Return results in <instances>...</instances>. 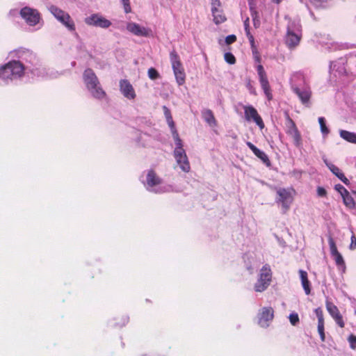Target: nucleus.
Instances as JSON below:
<instances>
[{"label":"nucleus","mask_w":356,"mask_h":356,"mask_svg":"<svg viewBox=\"0 0 356 356\" xmlns=\"http://www.w3.org/2000/svg\"><path fill=\"white\" fill-rule=\"evenodd\" d=\"M333 319L334 320L335 323L341 328L344 327L345 323L343 319V316L341 314V313L333 317Z\"/></svg>","instance_id":"e433bc0d"},{"label":"nucleus","mask_w":356,"mask_h":356,"mask_svg":"<svg viewBox=\"0 0 356 356\" xmlns=\"http://www.w3.org/2000/svg\"><path fill=\"white\" fill-rule=\"evenodd\" d=\"M127 29L138 36H147L149 35V31L147 29L134 22L129 23L127 26Z\"/></svg>","instance_id":"a211bd4d"},{"label":"nucleus","mask_w":356,"mask_h":356,"mask_svg":"<svg viewBox=\"0 0 356 356\" xmlns=\"http://www.w3.org/2000/svg\"><path fill=\"white\" fill-rule=\"evenodd\" d=\"M88 90L90 92L93 97L98 99H102L106 96V93L101 87L99 82V84H97V86L90 88Z\"/></svg>","instance_id":"393cba45"},{"label":"nucleus","mask_w":356,"mask_h":356,"mask_svg":"<svg viewBox=\"0 0 356 356\" xmlns=\"http://www.w3.org/2000/svg\"><path fill=\"white\" fill-rule=\"evenodd\" d=\"M287 121L289 128L287 134L292 137L295 146L300 147L302 146V137L294 121L289 115H287Z\"/></svg>","instance_id":"1a4fd4ad"},{"label":"nucleus","mask_w":356,"mask_h":356,"mask_svg":"<svg viewBox=\"0 0 356 356\" xmlns=\"http://www.w3.org/2000/svg\"><path fill=\"white\" fill-rule=\"evenodd\" d=\"M245 34H246V35H247V37H248V38L249 40V42L254 40L253 35L251 34L250 32H248V33H247Z\"/></svg>","instance_id":"864d4df0"},{"label":"nucleus","mask_w":356,"mask_h":356,"mask_svg":"<svg viewBox=\"0 0 356 356\" xmlns=\"http://www.w3.org/2000/svg\"><path fill=\"white\" fill-rule=\"evenodd\" d=\"M20 15L30 26L36 25L40 21L39 13L29 7H24L20 10Z\"/></svg>","instance_id":"423d86ee"},{"label":"nucleus","mask_w":356,"mask_h":356,"mask_svg":"<svg viewBox=\"0 0 356 356\" xmlns=\"http://www.w3.org/2000/svg\"><path fill=\"white\" fill-rule=\"evenodd\" d=\"M202 115L204 121L211 127L217 125V121L211 110L204 109L202 112Z\"/></svg>","instance_id":"b1692460"},{"label":"nucleus","mask_w":356,"mask_h":356,"mask_svg":"<svg viewBox=\"0 0 356 356\" xmlns=\"http://www.w3.org/2000/svg\"><path fill=\"white\" fill-rule=\"evenodd\" d=\"M300 38V35L291 31H288L286 37V44L289 49H293L299 44Z\"/></svg>","instance_id":"aec40b11"},{"label":"nucleus","mask_w":356,"mask_h":356,"mask_svg":"<svg viewBox=\"0 0 356 356\" xmlns=\"http://www.w3.org/2000/svg\"><path fill=\"white\" fill-rule=\"evenodd\" d=\"M148 76L152 80H156L160 77L159 72L154 67H150L147 71Z\"/></svg>","instance_id":"473e14b6"},{"label":"nucleus","mask_w":356,"mask_h":356,"mask_svg":"<svg viewBox=\"0 0 356 356\" xmlns=\"http://www.w3.org/2000/svg\"><path fill=\"white\" fill-rule=\"evenodd\" d=\"M163 110L165 113V115L166 117V119L168 120V118H169L170 115H171L169 109L166 106H163Z\"/></svg>","instance_id":"603ef678"},{"label":"nucleus","mask_w":356,"mask_h":356,"mask_svg":"<svg viewBox=\"0 0 356 356\" xmlns=\"http://www.w3.org/2000/svg\"><path fill=\"white\" fill-rule=\"evenodd\" d=\"M257 71L259 76V81L264 92L268 101L273 99L271 88L268 79L266 72L262 65L259 64L257 66Z\"/></svg>","instance_id":"20e7f679"},{"label":"nucleus","mask_w":356,"mask_h":356,"mask_svg":"<svg viewBox=\"0 0 356 356\" xmlns=\"http://www.w3.org/2000/svg\"><path fill=\"white\" fill-rule=\"evenodd\" d=\"M50 10L54 16L70 31H75L74 22L68 13L56 6H51Z\"/></svg>","instance_id":"7ed1b4c3"},{"label":"nucleus","mask_w":356,"mask_h":356,"mask_svg":"<svg viewBox=\"0 0 356 356\" xmlns=\"http://www.w3.org/2000/svg\"><path fill=\"white\" fill-rule=\"evenodd\" d=\"M282 0H272L275 3L279 4Z\"/></svg>","instance_id":"6e6d98bb"},{"label":"nucleus","mask_w":356,"mask_h":356,"mask_svg":"<svg viewBox=\"0 0 356 356\" xmlns=\"http://www.w3.org/2000/svg\"><path fill=\"white\" fill-rule=\"evenodd\" d=\"M122 3L123 5L125 13H129L131 12L129 0H122Z\"/></svg>","instance_id":"4c0bfd02"},{"label":"nucleus","mask_w":356,"mask_h":356,"mask_svg":"<svg viewBox=\"0 0 356 356\" xmlns=\"http://www.w3.org/2000/svg\"><path fill=\"white\" fill-rule=\"evenodd\" d=\"M85 22L89 26H97L102 29H107L111 25L110 20L107 19L99 14H92L85 18Z\"/></svg>","instance_id":"39448f33"},{"label":"nucleus","mask_w":356,"mask_h":356,"mask_svg":"<svg viewBox=\"0 0 356 356\" xmlns=\"http://www.w3.org/2000/svg\"><path fill=\"white\" fill-rule=\"evenodd\" d=\"M173 137L175 141L176 147L174 151V154L179 153H184L185 150L183 148V144L181 138L179 136L176 130L173 131Z\"/></svg>","instance_id":"bb28decb"},{"label":"nucleus","mask_w":356,"mask_h":356,"mask_svg":"<svg viewBox=\"0 0 356 356\" xmlns=\"http://www.w3.org/2000/svg\"><path fill=\"white\" fill-rule=\"evenodd\" d=\"M168 123L169 126L171 127V129H175V123L172 120V115H170L169 118H168Z\"/></svg>","instance_id":"09e8293b"},{"label":"nucleus","mask_w":356,"mask_h":356,"mask_svg":"<svg viewBox=\"0 0 356 356\" xmlns=\"http://www.w3.org/2000/svg\"><path fill=\"white\" fill-rule=\"evenodd\" d=\"M299 275L305 294L309 295L311 293V283L308 279L307 273L305 270H300Z\"/></svg>","instance_id":"5701e85b"},{"label":"nucleus","mask_w":356,"mask_h":356,"mask_svg":"<svg viewBox=\"0 0 356 356\" xmlns=\"http://www.w3.org/2000/svg\"><path fill=\"white\" fill-rule=\"evenodd\" d=\"M328 243L330 245L331 254L334 257L336 264L339 266H345L343 258L342 255L339 252L336 243L332 237H329Z\"/></svg>","instance_id":"4468645a"},{"label":"nucleus","mask_w":356,"mask_h":356,"mask_svg":"<svg viewBox=\"0 0 356 356\" xmlns=\"http://www.w3.org/2000/svg\"><path fill=\"white\" fill-rule=\"evenodd\" d=\"M243 108L246 120H253L260 129H263L264 127L263 120L255 108L252 106H245Z\"/></svg>","instance_id":"6e6552de"},{"label":"nucleus","mask_w":356,"mask_h":356,"mask_svg":"<svg viewBox=\"0 0 356 356\" xmlns=\"http://www.w3.org/2000/svg\"><path fill=\"white\" fill-rule=\"evenodd\" d=\"M146 182L148 186L153 187L160 185L162 183V179L157 175L154 170H149L147 174Z\"/></svg>","instance_id":"412c9836"},{"label":"nucleus","mask_w":356,"mask_h":356,"mask_svg":"<svg viewBox=\"0 0 356 356\" xmlns=\"http://www.w3.org/2000/svg\"><path fill=\"white\" fill-rule=\"evenodd\" d=\"M317 194L319 197H325L327 195V191L324 188L318 186L317 188Z\"/></svg>","instance_id":"37998d69"},{"label":"nucleus","mask_w":356,"mask_h":356,"mask_svg":"<svg viewBox=\"0 0 356 356\" xmlns=\"http://www.w3.org/2000/svg\"><path fill=\"white\" fill-rule=\"evenodd\" d=\"M236 41V36L235 35H229L225 38V42L227 44H231Z\"/></svg>","instance_id":"79ce46f5"},{"label":"nucleus","mask_w":356,"mask_h":356,"mask_svg":"<svg viewBox=\"0 0 356 356\" xmlns=\"http://www.w3.org/2000/svg\"><path fill=\"white\" fill-rule=\"evenodd\" d=\"M272 272L270 266L265 264L261 269L259 277L254 284V290L257 292L265 291L270 284Z\"/></svg>","instance_id":"f03ea898"},{"label":"nucleus","mask_w":356,"mask_h":356,"mask_svg":"<svg viewBox=\"0 0 356 356\" xmlns=\"http://www.w3.org/2000/svg\"><path fill=\"white\" fill-rule=\"evenodd\" d=\"M340 136L348 142L356 144V134L346 130L340 131Z\"/></svg>","instance_id":"c85d7f7f"},{"label":"nucleus","mask_w":356,"mask_h":356,"mask_svg":"<svg viewBox=\"0 0 356 356\" xmlns=\"http://www.w3.org/2000/svg\"><path fill=\"white\" fill-rule=\"evenodd\" d=\"M351 242L350 244V249L355 250L356 248V236L353 234L350 238Z\"/></svg>","instance_id":"c03bdc74"},{"label":"nucleus","mask_w":356,"mask_h":356,"mask_svg":"<svg viewBox=\"0 0 356 356\" xmlns=\"http://www.w3.org/2000/svg\"><path fill=\"white\" fill-rule=\"evenodd\" d=\"M327 1V0H311V3L316 7L321 6L322 3Z\"/></svg>","instance_id":"49530a36"},{"label":"nucleus","mask_w":356,"mask_h":356,"mask_svg":"<svg viewBox=\"0 0 356 356\" xmlns=\"http://www.w3.org/2000/svg\"><path fill=\"white\" fill-rule=\"evenodd\" d=\"M120 90L122 94L129 99H134L136 97L134 87L127 79L120 81Z\"/></svg>","instance_id":"9b49d317"},{"label":"nucleus","mask_w":356,"mask_h":356,"mask_svg":"<svg viewBox=\"0 0 356 356\" xmlns=\"http://www.w3.org/2000/svg\"><path fill=\"white\" fill-rule=\"evenodd\" d=\"M293 91L299 97L302 104L306 106H309L310 99L312 97V90L310 88L306 87L304 88H300L298 87H294L293 88Z\"/></svg>","instance_id":"9d476101"},{"label":"nucleus","mask_w":356,"mask_h":356,"mask_svg":"<svg viewBox=\"0 0 356 356\" xmlns=\"http://www.w3.org/2000/svg\"><path fill=\"white\" fill-rule=\"evenodd\" d=\"M273 318V309L271 307H263L258 314V323L262 327H267Z\"/></svg>","instance_id":"0eeeda50"},{"label":"nucleus","mask_w":356,"mask_h":356,"mask_svg":"<svg viewBox=\"0 0 356 356\" xmlns=\"http://www.w3.org/2000/svg\"><path fill=\"white\" fill-rule=\"evenodd\" d=\"M211 6V8L217 7V8H218L220 6V1L219 0H213Z\"/></svg>","instance_id":"3c124183"},{"label":"nucleus","mask_w":356,"mask_h":356,"mask_svg":"<svg viewBox=\"0 0 356 356\" xmlns=\"http://www.w3.org/2000/svg\"><path fill=\"white\" fill-rule=\"evenodd\" d=\"M314 312L318 318V332L320 335L321 341H325V321L323 309L321 307H318L314 310Z\"/></svg>","instance_id":"dca6fc26"},{"label":"nucleus","mask_w":356,"mask_h":356,"mask_svg":"<svg viewBox=\"0 0 356 356\" xmlns=\"http://www.w3.org/2000/svg\"><path fill=\"white\" fill-rule=\"evenodd\" d=\"M114 325L117 327H122L129 322V317L124 315L120 316L115 318Z\"/></svg>","instance_id":"2f4dec72"},{"label":"nucleus","mask_w":356,"mask_h":356,"mask_svg":"<svg viewBox=\"0 0 356 356\" xmlns=\"http://www.w3.org/2000/svg\"><path fill=\"white\" fill-rule=\"evenodd\" d=\"M211 12L213 16V22L216 24H220L226 21L227 18L217 7L211 8Z\"/></svg>","instance_id":"a878e982"},{"label":"nucleus","mask_w":356,"mask_h":356,"mask_svg":"<svg viewBox=\"0 0 356 356\" xmlns=\"http://www.w3.org/2000/svg\"><path fill=\"white\" fill-rule=\"evenodd\" d=\"M13 79L21 78L24 74V65L18 60H12L8 62Z\"/></svg>","instance_id":"f8f14e48"},{"label":"nucleus","mask_w":356,"mask_h":356,"mask_svg":"<svg viewBox=\"0 0 356 356\" xmlns=\"http://www.w3.org/2000/svg\"><path fill=\"white\" fill-rule=\"evenodd\" d=\"M244 29H245V33L250 32V19L248 17L244 21Z\"/></svg>","instance_id":"de8ad7c7"},{"label":"nucleus","mask_w":356,"mask_h":356,"mask_svg":"<svg viewBox=\"0 0 356 356\" xmlns=\"http://www.w3.org/2000/svg\"><path fill=\"white\" fill-rule=\"evenodd\" d=\"M170 60L176 81L179 86H182L186 81V74L179 56L176 51L173 50L170 53Z\"/></svg>","instance_id":"f257e3e1"},{"label":"nucleus","mask_w":356,"mask_h":356,"mask_svg":"<svg viewBox=\"0 0 356 356\" xmlns=\"http://www.w3.org/2000/svg\"><path fill=\"white\" fill-rule=\"evenodd\" d=\"M254 15H255V16H252V17H253V23H254V26L255 27H257L259 25V20L258 19H257V13H255Z\"/></svg>","instance_id":"8fccbe9b"},{"label":"nucleus","mask_w":356,"mask_h":356,"mask_svg":"<svg viewBox=\"0 0 356 356\" xmlns=\"http://www.w3.org/2000/svg\"><path fill=\"white\" fill-rule=\"evenodd\" d=\"M174 156L180 168L184 172H188L191 170V166L186 152L184 153L175 154Z\"/></svg>","instance_id":"f3484780"},{"label":"nucleus","mask_w":356,"mask_h":356,"mask_svg":"<svg viewBox=\"0 0 356 356\" xmlns=\"http://www.w3.org/2000/svg\"><path fill=\"white\" fill-rule=\"evenodd\" d=\"M246 87L248 88V89L250 90V92L252 94L256 95L255 89L253 87V86L252 85V83H251L250 80H248V83L246 84Z\"/></svg>","instance_id":"a18cd8bd"},{"label":"nucleus","mask_w":356,"mask_h":356,"mask_svg":"<svg viewBox=\"0 0 356 356\" xmlns=\"http://www.w3.org/2000/svg\"><path fill=\"white\" fill-rule=\"evenodd\" d=\"M224 58L225 61L230 65L235 64L236 61L235 56L230 52L225 53L224 55Z\"/></svg>","instance_id":"f704fd0d"},{"label":"nucleus","mask_w":356,"mask_h":356,"mask_svg":"<svg viewBox=\"0 0 356 356\" xmlns=\"http://www.w3.org/2000/svg\"><path fill=\"white\" fill-rule=\"evenodd\" d=\"M289 321L291 324L293 326L296 325L299 321V316L297 313H291L289 316Z\"/></svg>","instance_id":"c9c22d12"},{"label":"nucleus","mask_w":356,"mask_h":356,"mask_svg":"<svg viewBox=\"0 0 356 356\" xmlns=\"http://www.w3.org/2000/svg\"><path fill=\"white\" fill-rule=\"evenodd\" d=\"M246 145L252 151V152L254 154V155L257 157H258L259 159H261L267 165H270V160L268 159V156L264 152L258 149L251 142L248 141L246 143Z\"/></svg>","instance_id":"6ab92c4d"},{"label":"nucleus","mask_w":356,"mask_h":356,"mask_svg":"<svg viewBox=\"0 0 356 356\" xmlns=\"http://www.w3.org/2000/svg\"><path fill=\"white\" fill-rule=\"evenodd\" d=\"M327 166L330 170L337 177L343 184L348 185L350 184L349 180L344 175L343 172L337 166L332 163H327Z\"/></svg>","instance_id":"4be33fe9"},{"label":"nucleus","mask_w":356,"mask_h":356,"mask_svg":"<svg viewBox=\"0 0 356 356\" xmlns=\"http://www.w3.org/2000/svg\"><path fill=\"white\" fill-rule=\"evenodd\" d=\"M318 122L321 127V131L323 134H327L329 133V129L326 127L325 120L323 117H320L318 118Z\"/></svg>","instance_id":"72a5a7b5"},{"label":"nucleus","mask_w":356,"mask_h":356,"mask_svg":"<svg viewBox=\"0 0 356 356\" xmlns=\"http://www.w3.org/2000/svg\"><path fill=\"white\" fill-rule=\"evenodd\" d=\"M0 78L3 80H13L8 63L0 67Z\"/></svg>","instance_id":"cd10ccee"},{"label":"nucleus","mask_w":356,"mask_h":356,"mask_svg":"<svg viewBox=\"0 0 356 356\" xmlns=\"http://www.w3.org/2000/svg\"><path fill=\"white\" fill-rule=\"evenodd\" d=\"M348 340L350 343V348L355 350L356 348V335L350 334L348 337Z\"/></svg>","instance_id":"ea45409f"},{"label":"nucleus","mask_w":356,"mask_h":356,"mask_svg":"<svg viewBox=\"0 0 356 356\" xmlns=\"http://www.w3.org/2000/svg\"><path fill=\"white\" fill-rule=\"evenodd\" d=\"M83 78L88 90L97 86V84H99V82L94 71L90 68L84 71Z\"/></svg>","instance_id":"ddd939ff"},{"label":"nucleus","mask_w":356,"mask_h":356,"mask_svg":"<svg viewBox=\"0 0 356 356\" xmlns=\"http://www.w3.org/2000/svg\"><path fill=\"white\" fill-rule=\"evenodd\" d=\"M252 55H253L254 60L257 63H260L261 61V56L259 55L257 48L254 49H252Z\"/></svg>","instance_id":"a19ab883"},{"label":"nucleus","mask_w":356,"mask_h":356,"mask_svg":"<svg viewBox=\"0 0 356 356\" xmlns=\"http://www.w3.org/2000/svg\"><path fill=\"white\" fill-rule=\"evenodd\" d=\"M342 197L343 200V202L347 207L350 209L355 208L356 203L355 202L354 198L350 195L349 192L343 195Z\"/></svg>","instance_id":"7c9ffc66"},{"label":"nucleus","mask_w":356,"mask_h":356,"mask_svg":"<svg viewBox=\"0 0 356 356\" xmlns=\"http://www.w3.org/2000/svg\"><path fill=\"white\" fill-rule=\"evenodd\" d=\"M250 46H251V49H257V47L255 45V42H254V40H252L250 42Z\"/></svg>","instance_id":"5fc2aeb1"},{"label":"nucleus","mask_w":356,"mask_h":356,"mask_svg":"<svg viewBox=\"0 0 356 356\" xmlns=\"http://www.w3.org/2000/svg\"><path fill=\"white\" fill-rule=\"evenodd\" d=\"M325 306L327 312L332 318L340 314L338 307L332 302L327 300L325 302Z\"/></svg>","instance_id":"c756f323"},{"label":"nucleus","mask_w":356,"mask_h":356,"mask_svg":"<svg viewBox=\"0 0 356 356\" xmlns=\"http://www.w3.org/2000/svg\"><path fill=\"white\" fill-rule=\"evenodd\" d=\"M277 194L279 195V201L282 203V207L285 211H287L293 200L291 192L285 188H280L277 191Z\"/></svg>","instance_id":"2eb2a0df"},{"label":"nucleus","mask_w":356,"mask_h":356,"mask_svg":"<svg viewBox=\"0 0 356 356\" xmlns=\"http://www.w3.org/2000/svg\"><path fill=\"white\" fill-rule=\"evenodd\" d=\"M334 188L336 191H337L338 192L340 193V194L341 195V196L343 197V195H344L346 193H348V191L347 189L343 186L341 184H336L335 186H334Z\"/></svg>","instance_id":"58836bf2"}]
</instances>
